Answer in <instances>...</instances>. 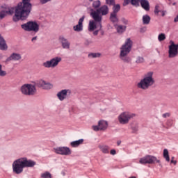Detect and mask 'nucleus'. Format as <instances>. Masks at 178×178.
Instances as JSON below:
<instances>
[{
    "mask_svg": "<svg viewBox=\"0 0 178 178\" xmlns=\"http://www.w3.org/2000/svg\"><path fill=\"white\" fill-rule=\"evenodd\" d=\"M109 13V8L108 6H102L96 11H93L90 13L93 20L89 22V31H94L97 30V27L102 29V16H106Z\"/></svg>",
    "mask_w": 178,
    "mask_h": 178,
    "instance_id": "nucleus-1",
    "label": "nucleus"
},
{
    "mask_svg": "<svg viewBox=\"0 0 178 178\" xmlns=\"http://www.w3.org/2000/svg\"><path fill=\"white\" fill-rule=\"evenodd\" d=\"M31 12V3H30V0H22V3H18L15 8L13 21L19 22V20H26L29 17Z\"/></svg>",
    "mask_w": 178,
    "mask_h": 178,
    "instance_id": "nucleus-2",
    "label": "nucleus"
},
{
    "mask_svg": "<svg viewBox=\"0 0 178 178\" xmlns=\"http://www.w3.org/2000/svg\"><path fill=\"white\" fill-rule=\"evenodd\" d=\"M35 165V161L31 159H29L26 157L20 158L13 163V172L15 173V175H20V173H23L24 168H34Z\"/></svg>",
    "mask_w": 178,
    "mask_h": 178,
    "instance_id": "nucleus-3",
    "label": "nucleus"
},
{
    "mask_svg": "<svg viewBox=\"0 0 178 178\" xmlns=\"http://www.w3.org/2000/svg\"><path fill=\"white\" fill-rule=\"evenodd\" d=\"M133 47V41L130 38H127L125 44L120 47V59L125 63H130L131 58L127 56L131 51Z\"/></svg>",
    "mask_w": 178,
    "mask_h": 178,
    "instance_id": "nucleus-4",
    "label": "nucleus"
},
{
    "mask_svg": "<svg viewBox=\"0 0 178 178\" xmlns=\"http://www.w3.org/2000/svg\"><path fill=\"white\" fill-rule=\"evenodd\" d=\"M152 76H154V72H149L145 74L144 78L137 83V88L139 90H148V88L152 87V86H154L155 83V80Z\"/></svg>",
    "mask_w": 178,
    "mask_h": 178,
    "instance_id": "nucleus-5",
    "label": "nucleus"
},
{
    "mask_svg": "<svg viewBox=\"0 0 178 178\" xmlns=\"http://www.w3.org/2000/svg\"><path fill=\"white\" fill-rule=\"evenodd\" d=\"M136 116V114L131 113L127 111L122 113L118 116V122L120 124H127L130 120L133 119Z\"/></svg>",
    "mask_w": 178,
    "mask_h": 178,
    "instance_id": "nucleus-6",
    "label": "nucleus"
},
{
    "mask_svg": "<svg viewBox=\"0 0 178 178\" xmlns=\"http://www.w3.org/2000/svg\"><path fill=\"white\" fill-rule=\"evenodd\" d=\"M21 27L25 31H34V33H38L40 31V25L34 22H29L21 25Z\"/></svg>",
    "mask_w": 178,
    "mask_h": 178,
    "instance_id": "nucleus-7",
    "label": "nucleus"
},
{
    "mask_svg": "<svg viewBox=\"0 0 178 178\" xmlns=\"http://www.w3.org/2000/svg\"><path fill=\"white\" fill-rule=\"evenodd\" d=\"M21 92L24 95H35V92H37V89L34 85L27 83L21 87Z\"/></svg>",
    "mask_w": 178,
    "mask_h": 178,
    "instance_id": "nucleus-8",
    "label": "nucleus"
},
{
    "mask_svg": "<svg viewBox=\"0 0 178 178\" xmlns=\"http://www.w3.org/2000/svg\"><path fill=\"white\" fill-rule=\"evenodd\" d=\"M60 62H62V58L54 57L51 60L43 63L42 66H44V67H46L47 69H49L51 67L54 68L56 67V66H58V65H59V63Z\"/></svg>",
    "mask_w": 178,
    "mask_h": 178,
    "instance_id": "nucleus-9",
    "label": "nucleus"
},
{
    "mask_svg": "<svg viewBox=\"0 0 178 178\" xmlns=\"http://www.w3.org/2000/svg\"><path fill=\"white\" fill-rule=\"evenodd\" d=\"M35 86L39 88H42V90H51V88L54 87L52 84L47 83L42 79L37 81Z\"/></svg>",
    "mask_w": 178,
    "mask_h": 178,
    "instance_id": "nucleus-10",
    "label": "nucleus"
},
{
    "mask_svg": "<svg viewBox=\"0 0 178 178\" xmlns=\"http://www.w3.org/2000/svg\"><path fill=\"white\" fill-rule=\"evenodd\" d=\"M54 152L59 155H70L72 154V150L67 147H59L54 148Z\"/></svg>",
    "mask_w": 178,
    "mask_h": 178,
    "instance_id": "nucleus-11",
    "label": "nucleus"
},
{
    "mask_svg": "<svg viewBox=\"0 0 178 178\" xmlns=\"http://www.w3.org/2000/svg\"><path fill=\"white\" fill-rule=\"evenodd\" d=\"M92 129L95 131H99V130L100 131L106 130V129H108V122L105 120H100L98 122V125L92 126Z\"/></svg>",
    "mask_w": 178,
    "mask_h": 178,
    "instance_id": "nucleus-12",
    "label": "nucleus"
},
{
    "mask_svg": "<svg viewBox=\"0 0 178 178\" xmlns=\"http://www.w3.org/2000/svg\"><path fill=\"white\" fill-rule=\"evenodd\" d=\"M72 94V90L70 89H64L57 93V97L60 101H64L67 98V95Z\"/></svg>",
    "mask_w": 178,
    "mask_h": 178,
    "instance_id": "nucleus-13",
    "label": "nucleus"
},
{
    "mask_svg": "<svg viewBox=\"0 0 178 178\" xmlns=\"http://www.w3.org/2000/svg\"><path fill=\"white\" fill-rule=\"evenodd\" d=\"M59 41L62 44V47L64 49H70V42L67 40V39L63 36L59 37Z\"/></svg>",
    "mask_w": 178,
    "mask_h": 178,
    "instance_id": "nucleus-14",
    "label": "nucleus"
},
{
    "mask_svg": "<svg viewBox=\"0 0 178 178\" xmlns=\"http://www.w3.org/2000/svg\"><path fill=\"white\" fill-rule=\"evenodd\" d=\"M86 17L83 16L81 18L79 19L78 22V24L73 26V30L74 31H77L79 33L80 31H83V22H84V19Z\"/></svg>",
    "mask_w": 178,
    "mask_h": 178,
    "instance_id": "nucleus-15",
    "label": "nucleus"
},
{
    "mask_svg": "<svg viewBox=\"0 0 178 178\" xmlns=\"http://www.w3.org/2000/svg\"><path fill=\"white\" fill-rule=\"evenodd\" d=\"M22 59V55L17 53H13L7 59L6 62H10V60H20Z\"/></svg>",
    "mask_w": 178,
    "mask_h": 178,
    "instance_id": "nucleus-16",
    "label": "nucleus"
},
{
    "mask_svg": "<svg viewBox=\"0 0 178 178\" xmlns=\"http://www.w3.org/2000/svg\"><path fill=\"white\" fill-rule=\"evenodd\" d=\"M147 158V163L152 165V163H161V161L158 160L155 156L146 155Z\"/></svg>",
    "mask_w": 178,
    "mask_h": 178,
    "instance_id": "nucleus-17",
    "label": "nucleus"
},
{
    "mask_svg": "<svg viewBox=\"0 0 178 178\" xmlns=\"http://www.w3.org/2000/svg\"><path fill=\"white\" fill-rule=\"evenodd\" d=\"M140 6L147 12L149 10V2L147 0H140Z\"/></svg>",
    "mask_w": 178,
    "mask_h": 178,
    "instance_id": "nucleus-18",
    "label": "nucleus"
},
{
    "mask_svg": "<svg viewBox=\"0 0 178 178\" xmlns=\"http://www.w3.org/2000/svg\"><path fill=\"white\" fill-rule=\"evenodd\" d=\"M83 143H84V139H79L78 140L71 142L70 145L73 148H76V147L81 145V144H83Z\"/></svg>",
    "mask_w": 178,
    "mask_h": 178,
    "instance_id": "nucleus-19",
    "label": "nucleus"
},
{
    "mask_svg": "<svg viewBox=\"0 0 178 178\" xmlns=\"http://www.w3.org/2000/svg\"><path fill=\"white\" fill-rule=\"evenodd\" d=\"M0 49L1 51H5V49H8V46L6 45V42L2 36L0 35Z\"/></svg>",
    "mask_w": 178,
    "mask_h": 178,
    "instance_id": "nucleus-20",
    "label": "nucleus"
},
{
    "mask_svg": "<svg viewBox=\"0 0 178 178\" xmlns=\"http://www.w3.org/2000/svg\"><path fill=\"white\" fill-rule=\"evenodd\" d=\"M98 147L99 148L100 151H102V152L103 154H108L109 153V146L100 145L98 146Z\"/></svg>",
    "mask_w": 178,
    "mask_h": 178,
    "instance_id": "nucleus-21",
    "label": "nucleus"
},
{
    "mask_svg": "<svg viewBox=\"0 0 178 178\" xmlns=\"http://www.w3.org/2000/svg\"><path fill=\"white\" fill-rule=\"evenodd\" d=\"M12 13H13V11L10 10V9L8 10H3L0 12V19H3L6 15H12Z\"/></svg>",
    "mask_w": 178,
    "mask_h": 178,
    "instance_id": "nucleus-22",
    "label": "nucleus"
},
{
    "mask_svg": "<svg viewBox=\"0 0 178 178\" xmlns=\"http://www.w3.org/2000/svg\"><path fill=\"white\" fill-rule=\"evenodd\" d=\"M110 20L112 23H118V22H119V19H118V14L111 13L110 15Z\"/></svg>",
    "mask_w": 178,
    "mask_h": 178,
    "instance_id": "nucleus-23",
    "label": "nucleus"
},
{
    "mask_svg": "<svg viewBox=\"0 0 178 178\" xmlns=\"http://www.w3.org/2000/svg\"><path fill=\"white\" fill-rule=\"evenodd\" d=\"M163 158L165 159L166 162H170V157L169 156V151L168 149H164L163 150Z\"/></svg>",
    "mask_w": 178,
    "mask_h": 178,
    "instance_id": "nucleus-24",
    "label": "nucleus"
},
{
    "mask_svg": "<svg viewBox=\"0 0 178 178\" xmlns=\"http://www.w3.org/2000/svg\"><path fill=\"white\" fill-rule=\"evenodd\" d=\"M151 22V17L148 15L143 16V24H148Z\"/></svg>",
    "mask_w": 178,
    "mask_h": 178,
    "instance_id": "nucleus-25",
    "label": "nucleus"
},
{
    "mask_svg": "<svg viewBox=\"0 0 178 178\" xmlns=\"http://www.w3.org/2000/svg\"><path fill=\"white\" fill-rule=\"evenodd\" d=\"M116 29L118 33L120 34H122V33H124V31H126V26L118 25Z\"/></svg>",
    "mask_w": 178,
    "mask_h": 178,
    "instance_id": "nucleus-26",
    "label": "nucleus"
},
{
    "mask_svg": "<svg viewBox=\"0 0 178 178\" xmlns=\"http://www.w3.org/2000/svg\"><path fill=\"white\" fill-rule=\"evenodd\" d=\"M88 56V58H90V59H92L94 58H99V56H101V54H99V53H90Z\"/></svg>",
    "mask_w": 178,
    "mask_h": 178,
    "instance_id": "nucleus-27",
    "label": "nucleus"
},
{
    "mask_svg": "<svg viewBox=\"0 0 178 178\" xmlns=\"http://www.w3.org/2000/svg\"><path fill=\"white\" fill-rule=\"evenodd\" d=\"M139 163H140L141 165H146V163H148V159L147 156L140 158L139 160Z\"/></svg>",
    "mask_w": 178,
    "mask_h": 178,
    "instance_id": "nucleus-28",
    "label": "nucleus"
},
{
    "mask_svg": "<svg viewBox=\"0 0 178 178\" xmlns=\"http://www.w3.org/2000/svg\"><path fill=\"white\" fill-rule=\"evenodd\" d=\"M113 11L111 13L118 15V12H119V10H120V5L117 4V5L114 6L113 8Z\"/></svg>",
    "mask_w": 178,
    "mask_h": 178,
    "instance_id": "nucleus-29",
    "label": "nucleus"
},
{
    "mask_svg": "<svg viewBox=\"0 0 178 178\" xmlns=\"http://www.w3.org/2000/svg\"><path fill=\"white\" fill-rule=\"evenodd\" d=\"M136 63L138 65L140 63H144V57L140 56H137L136 58Z\"/></svg>",
    "mask_w": 178,
    "mask_h": 178,
    "instance_id": "nucleus-30",
    "label": "nucleus"
},
{
    "mask_svg": "<svg viewBox=\"0 0 178 178\" xmlns=\"http://www.w3.org/2000/svg\"><path fill=\"white\" fill-rule=\"evenodd\" d=\"M92 6L95 9H97V8L101 6V1L99 0L95 1L92 3Z\"/></svg>",
    "mask_w": 178,
    "mask_h": 178,
    "instance_id": "nucleus-31",
    "label": "nucleus"
},
{
    "mask_svg": "<svg viewBox=\"0 0 178 178\" xmlns=\"http://www.w3.org/2000/svg\"><path fill=\"white\" fill-rule=\"evenodd\" d=\"M159 41H165L166 40V36L165 35V33H161L158 36Z\"/></svg>",
    "mask_w": 178,
    "mask_h": 178,
    "instance_id": "nucleus-32",
    "label": "nucleus"
},
{
    "mask_svg": "<svg viewBox=\"0 0 178 178\" xmlns=\"http://www.w3.org/2000/svg\"><path fill=\"white\" fill-rule=\"evenodd\" d=\"M42 178H52V175L49 172H46L41 175Z\"/></svg>",
    "mask_w": 178,
    "mask_h": 178,
    "instance_id": "nucleus-33",
    "label": "nucleus"
},
{
    "mask_svg": "<svg viewBox=\"0 0 178 178\" xmlns=\"http://www.w3.org/2000/svg\"><path fill=\"white\" fill-rule=\"evenodd\" d=\"M6 76V71L2 70V65L0 63V76L3 77Z\"/></svg>",
    "mask_w": 178,
    "mask_h": 178,
    "instance_id": "nucleus-34",
    "label": "nucleus"
},
{
    "mask_svg": "<svg viewBox=\"0 0 178 178\" xmlns=\"http://www.w3.org/2000/svg\"><path fill=\"white\" fill-rule=\"evenodd\" d=\"M140 0H131V3L134 6H139Z\"/></svg>",
    "mask_w": 178,
    "mask_h": 178,
    "instance_id": "nucleus-35",
    "label": "nucleus"
},
{
    "mask_svg": "<svg viewBox=\"0 0 178 178\" xmlns=\"http://www.w3.org/2000/svg\"><path fill=\"white\" fill-rule=\"evenodd\" d=\"M161 11L159 10V6L156 5L155 6V9H154V13L155 15H158V13H159Z\"/></svg>",
    "mask_w": 178,
    "mask_h": 178,
    "instance_id": "nucleus-36",
    "label": "nucleus"
},
{
    "mask_svg": "<svg viewBox=\"0 0 178 178\" xmlns=\"http://www.w3.org/2000/svg\"><path fill=\"white\" fill-rule=\"evenodd\" d=\"M106 2L108 5H114L115 0H106Z\"/></svg>",
    "mask_w": 178,
    "mask_h": 178,
    "instance_id": "nucleus-37",
    "label": "nucleus"
},
{
    "mask_svg": "<svg viewBox=\"0 0 178 178\" xmlns=\"http://www.w3.org/2000/svg\"><path fill=\"white\" fill-rule=\"evenodd\" d=\"M121 22L124 24H129V20L124 19V18H122L121 19Z\"/></svg>",
    "mask_w": 178,
    "mask_h": 178,
    "instance_id": "nucleus-38",
    "label": "nucleus"
},
{
    "mask_svg": "<svg viewBox=\"0 0 178 178\" xmlns=\"http://www.w3.org/2000/svg\"><path fill=\"white\" fill-rule=\"evenodd\" d=\"M96 29H98V30L95 31L93 32L94 35H98V33H99V30H101L102 28L99 29V26H98V27H97Z\"/></svg>",
    "mask_w": 178,
    "mask_h": 178,
    "instance_id": "nucleus-39",
    "label": "nucleus"
},
{
    "mask_svg": "<svg viewBox=\"0 0 178 178\" xmlns=\"http://www.w3.org/2000/svg\"><path fill=\"white\" fill-rule=\"evenodd\" d=\"M163 118H169V116H170V114L169 113H165L164 114H163Z\"/></svg>",
    "mask_w": 178,
    "mask_h": 178,
    "instance_id": "nucleus-40",
    "label": "nucleus"
},
{
    "mask_svg": "<svg viewBox=\"0 0 178 178\" xmlns=\"http://www.w3.org/2000/svg\"><path fill=\"white\" fill-rule=\"evenodd\" d=\"M170 163H174V165H176L177 163V161H175V157H172Z\"/></svg>",
    "mask_w": 178,
    "mask_h": 178,
    "instance_id": "nucleus-41",
    "label": "nucleus"
},
{
    "mask_svg": "<svg viewBox=\"0 0 178 178\" xmlns=\"http://www.w3.org/2000/svg\"><path fill=\"white\" fill-rule=\"evenodd\" d=\"M49 1H51V0H40V3L44 5L45 3H47V2H49Z\"/></svg>",
    "mask_w": 178,
    "mask_h": 178,
    "instance_id": "nucleus-42",
    "label": "nucleus"
},
{
    "mask_svg": "<svg viewBox=\"0 0 178 178\" xmlns=\"http://www.w3.org/2000/svg\"><path fill=\"white\" fill-rule=\"evenodd\" d=\"M111 155H116V150L115 149H113L110 152Z\"/></svg>",
    "mask_w": 178,
    "mask_h": 178,
    "instance_id": "nucleus-43",
    "label": "nucleus"
},
{
    "mask_svg": "<svg viewBox=\"0 0 178 178\" xmlns=\"http://www.w3.org/2000/svg\"><path fill=\"white\" fill-rule=\"evenodd\" d=\"M130 3V0H124V5H129Z\"/></svg>",
    "mask_w": 178,
    "mask_h": 178,
    "instance_id": "nucleus-44",
    "label": "nucleus"
},
{
    "mask_svg": "<svg viewBox=\"0 0 178 178\" xmlns=\"http://www.w3.org/2000/svg\"><path fill=\"white\" fill-rule=\"evenodd\" d=\"M31 41H32V42H34V41H37V36L33 37V38L31 39Z\"/></svg>",
    "mask_w": 178,
    "mask_h": 178,
    "instance_id": "nucleus-45",
    "label": "nucleus"
},
{
    "mask_svg": "<svg viewBox=\"0 0 178 178\" xmlns=\"http://www.w3.org/2000/svg\"><path fill=\"white\" fill-rule=\"evenodd\" d=\"M175 23H177L178 22V15L174 19Z\"/></svg>",
    "mask_w": 178,
    "mask_h": 178,
    "instance_id": "nucleus-46",
    "label": "nucleus"
},
{
    "mask_svg": "<svg viewBox=\"0 0 178 178\" xmlns=\"http://www.w3.org/2000/svg\"><path fill=\"white\" fill-rule=\"evenodd\" d=\"M160 12L161 13V16H165L166 12H165V11H160Z\"/></svg>",
    "mask_w": 178,
    "mask_h": 178,
    "instance_id": "nucleus-47",
    "label": "nucleus"
},
{
    "mask_svg": "<svg viewBox=\"0 0 178 178\" xmlns=\"http://www.w3.org/2000/svg\"><path fill=\"white\" fill-rule=\"evenodd\" d=\"M120 144H122V142L120 140H118L117 142V145H120Z\"/></svg>",
    "mask_w": 178,
    "mask_h": 178,
    "instance_id": "nucleus-48",
    "label": "nucleus"
},
{
    "mask_svg": "<svg viewBox=\"0 0 178 178\" xmlns=\"http://www.w3.org/2000/svg\"><path fill=\"white\" fill-rule=\"evenodd\" d=\"M172 5L175 6V5H176V3H173Z\"/></svg>",
    "mask_w": 178,
    "mask_h": 178,
    "instance_id": "nucleus-49",
    "label": "nucleus"
},
{
    "mask_svg": "<svg viewBox=\"0 0 178 178\" xmlns=\"http://www.w3.org/2000/svg\"><path fill=\"white\" fill-rule=\"evenodd\" d=\"M90 2H92V1H94V0H89Z\"/></svg>",
    "mask_w": 178,
    "mask_h": 178,
    "instance_id": "nucleus-50",
    "label": "nucleus"
}]
</instances>
